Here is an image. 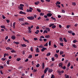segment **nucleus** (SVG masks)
Here are the masks:
<instances>
[{
    "label": "nucleus",
    "instance_id": "f257e3e1",
    "mask_svg": "<svg viewBox=\"0 0 78 78\" xmlns=\"http://www.w3.org/2000/svg\"><path fill=\"white\" fill-rule=\"evenodd\" d=\"M27 18L28 19L30 20H34V17L33 16L28 17Z\"/></svg>",
    "mask_w": 78,
    "mask_h": 78
},
{
    "label": "nucleus",
    "instance_id": "f03ea898",
    "mask_svg": "<svg viewBox=\"0 0 78 78\" xmlns=\"http://www.w3.org/2000/svg\"><path fill=\"white\" fill-rule=\"evenodd\" d=\"M52 72H53V69H48V72L49 73H51Z\"/></svg>",
    "mask_w": 78,
    "mask_h": 78
},
{
    "label": "nucleus",
    "instance_id": "7ed1b4c3",
    "mask_svg": "<svg viewBox=\"0 0 78 78\" xmlns=\"http://www.w3.org/2000/svg\"><path fill=\"white\" fill-rule=\"evenodd\" d=\"M16 37V36H14V35H12L11 37V39L12 40H15Z\"/></svg>",
    "mask_w": 78,
    "mask_h": 78
},
{
    "label": "nucleus",
    "instance_id": "20e7f679",
    "mask_svg": "<svg viewBox=\"0 0 78 78\" xmlns=\"http://www.w3.org/2000/svg\"><path fill=\"white\" fill-rule=\"evenodd\" d=\"M48 67L46 68L44 70V73H47V71H48Z\"/></svg>",
    "mask_w": 78,
    "mask_h": 78
},
{
    "label": "nucleus",
    "instance_id": "39448f33",
    "mask_svg": "<svg viewBox=\"0 0 78 78\" xmlns=\"http://www.w3.org/2000/svg\"><path fill=\"white\" fill-rule=\"evenodd\" d=\"M52 14L51 13H48L47 14V16L48 17H51L52 16Z\"/></svg>",
    "mask_w": 78,
    "mask_h": 78
},
{
    "label": "nucleus",
    "instance_id": "423d86ee",
    "mask_svg": "<svg viewBox=\"0 0 78 78\" xmlns=\"http://www.w3.org/2000/svg\"><path fill=\"white\" fill-rule=\"evenodd\" d=\"M41 51H42L43 52L45 50H47V48H43L42 49H41Z\"/></svg>",
    "mask_w": 78,
    "mask_h": 78
},
{
    "label": "nucleus",
    "instance_id": "0eeeda50",
    "mask_svg": "<svg viewBox=\"0 0 78 78\" xmlns=\"http://www.w3.org/2000/svg\"><path fill=\"white\" fill-rule=\"evenodd\" d=\"M45 68V63L44 62H43L42 64V68L43 69H44Z\"/></svg>",
    "mask_w": 78,
    "mask_h": 78
},
{
    "label": "nucleus",
    "instance_id": "6e6552de",
    "mask_svg": "<svg viewBox=\"0 0 78 78\" xmlns=\"http://www.w3.org/2000/svg\"><path fill=\"white\" fill-rule=\"evenodd\" d=\"M40 51H39V49L38 48H37L36 49V53H39Z\"/></svg>",
    "mask_w": 78,
    "mask_h": 78
},
{
    "label": "nucleus",
    "instance_id": "1a4fd4ad",
    "mask_svg": "<svg viewBox=\"0 0 78 78\" xmlns=\"http://www.w3.org/2000/svg\"><path fill=\"white\" fill-rule=\"evenodd\" d=\"M59 40L60 41H61V42H64V41H63V39H62V37H61L59 39Z\"/></svg>",
    "mask_w": 78,
    "mask_h": 78
},
{
    "label": "nucleus",
    "instance_id": "9d476101",
    "mask_svg": "<svg viewBox=\"0 0 78 78\" xmlns=\"http://www.w3.org/2000/svg\"><path fill=\"white\" fill-rule=\"evenodd\" d=\"M19 21H20V22H21V21H22V22H23V18H19Z\"/></svg>",
    "mask_w": 78,
    "mask_h": 78
},
{
    "label": "nucleus",
    "instance_id": "9b49d317",
    "mask_svg": "<svg viewBox=\"0 0 78 78\" xmlns=\"http://www.w3.org/2000/svg\"><path fill=\"white\" fill-rule=\"evenodd\" d=\"M50 36L49 35H45V38H50Z\"/></svg>",
    "mask_w": 78,
    "mask_h": 78
},
{
    "label": "nucleus",
    "instance_id": "f8f14e48",
    "mask_svg": "<svg viewBox=\"0 0 78 78\" xmlns=\"http://www.w3.org/2000/svg\"><path fill=\"white\" fill-rule=\"evenodd\" d=\"M27 12H32V10L30 9H27Z\"/></svg>",
    "mask_w": 78,
    "mask_h": 78
},
{
    "label": "nucleus",
    "instance_id": "ddd939ff",
    "mask_svg": "<svg viewBox=\"0 0 78 78\" xmlns=\"http://www.w3.org/2000/svg\"><path fill=\"white\" fill-rule=\"evenodd\" d=\"M45 30H46L48 31H50V28H48V27L45 28Z\"/></svg>",
    "mask_w": 78,
    "mask_h": 78
},
{
    "label": "nucleus",
    "instance_id": "4468645a",
    "mask_svg": "<svg viewBox=\"0 0 78 78\" xmlns=\"http://www.w3.org/2000/svg\"><path fill=\"white\" fill-rule=\"evenodd\" d=\"M21 46H22V47H26L27 46V45H25V44H21Z\"/></svg>",
    "mask_w": 78,
    "mask_h": 78
},
{
    "label": "nucleus",
    "instance_id": "2eb2a0df",
    "mask_svg": "<svg viewBox=\"0 0 78 78\" xmlns=\"http://www.w3.org/2000/svg\"><path fill=\"white\" fill-rule=\"evenodd\" d=\"M11 53H16V51L14 50H12L11 51Z\"/></svg>",
    "mask_w": 78,
    "mask_h": 78
},
{
    "label": "nucleus",
    "instance_id": "dca6fc26",
    "mask_svg": "<svg viewBox=\"0 0 78 78\" xmlns=\"http://www.w3.org/2000/svg\"><path fill=\"white\" fill-rule=\"evenodd\" d=\"M65 76L66 77L65 78H69V75H67V74H65Z\"/></svg>",
    "mask_w": 78,
    "mask_h": 78
},
{
    "label": "nucleus",
    "instance_id": "f3484780",
    "mask_svg": "<svg viewBox=\"0 0 78 78\" xmlns=\"http://www.w3.org/2000/svg\"><path fill=\"white\" fill-rule=\"evenodd\" d=\"M61 68H62L63 69H64V70H65V69H66V67L65 66H64L63 67H62V66H61Z\"/></svg>",
    "mask_w": 78,
    "mask_h": 78
},
{
    "label": "nucleus",
    "instance_id": "a211bd4d",
    "mask_svg": "<svg viewBox=\"0 0 78 78\" xmlns=\"http://www.w3.org/2000/svg\"><path fill=\"white\" fill-rule=\"evenodd\" d=\"M16 25V22H14L13 24V28L15 29V25Z\"/></svg>",
    "mask_w": 78,
    "mask_h": 78
},
{
    "label": "nucleus",
    "instance_id": "6ab92c4d",
    "mask_svg": "<svg viewBox=\"0 0 78 78\" xmlns=\"http://www.w3.org/2000/svg\"><path fill=\"white\" fill-rule=\"evenodd\" d=\"M20 9H21V10H23V7H20L19 6L18 7Z\"/></svg>",
    "mask_w": 78,
    "mask_h": 78
},
{
    "label": "nucleus",
    "instance_id": "aec40b11",
    "mask_svg": "<svg viewBox=\"0 0 78 78\" xmlns=\"http://www.w3.org/2000/svg\"><path fill=\"white\" fill-rule=\"evenodd\" d=\"M73 47L74 48H77V46H76L75 44H74L73 45Z\"/></svg>",
    "mask_w": 78,
    "mask_h": 78
},
{
    "label": "nucleus",
    "instance_id": "412c9836",
    "mask_svg": "<svg viewBox=\"0 0 78 78\" xmlns=\"http://www.w3.org/2000/svg\"><path fill=\"white\" fill-rule=\"evenodd\" d=\"M38 33H39V30H37L35 32V34H38Z\"/></svg>",
    "mask_w": 78,
    "mask_h": 78
},
{
    "label": "nucleus",
    "instance_id": "4be33fe9",
    "mask_svg": "<svg viewBox=\"0 0 78 78\" xmlns=\"http://www.w3.org/2000/svg\"><path fill=\"white\" fill-rule=\"evenodd\" d=\"M78 42V41L77 40H74L73 41V42L75 44V43H76V42Z\"/></svg>",
    "mask_w": 78,
    "mask_h": 78
},
{
    "label": "nucleus",
    "instance_id": "5701e85b",
    "mask_svg": "<svg viewBox=\"0 0 78 78\" xmlns=\"http://www.w3.org/2000/svg\"><path fill=\"white\" fill-rule=\"evenodd\" d=\"M57 72L58 73V74L60 75H61V71L59 70H58L57 71Z\"/></svg>",
    "mask_w": 78,
    "mask_h": 78
},
{
    "label": "nucleus",
    "instance_id": "b1692460",
    "mask_svg": "<svg viewBox=\"0 0 78 78\" xmlns=\"http://www.w3.org/2000/svg\"><path fill=\"white\" fill-rule=\"evenodd\" d=\"M1 28H4V29H5V26H1Z\"/></svg>",
    "mask_w": 78,
    "mask_h": 78
},
{
    "label": "nucleus",
    "instance_id": "393cba45",
    "mask_svg": "<svg viewBox=\"0 0 78 78\" xmlns=\"http://www.w3.org/2000/svg\"><path fill=\"white\" fill-rule=\"evenodd\" d=\"M37 10L39 12H41V10L40 9H38V8L37 9Z\"/></svg>",
    "mask_w": 78,
    "mask_h": 78
},
{
    "label": "nucleus",
    "instance_id": "a878e982",
    "mask_svg": "<svg viewBox=\"0 0 78 78\" xmlns=\"http://www.w3.org/2000/svg\"><path fill=\"white\" fill-rule=\"evenodd\" d=\"M63 39L64 41V42H67V40H66V38H63Z\"/></svg>",
    "mask_w": 78,
    "mask_h": 78
},
{
    "label": "nucleus",
    "instance_id": "bb28decb",
    "mask_svg": "<svg viewBox=\"0 0 78 78\" xmlns=\"http://www.w3.org/2000/svg\"><path fill=\"white\" fill-rule=\"evenodd\" d=\"M59 45H60V46H62V47L64 46V45H63V43H59Z\"/></svg>",
    "mask_w": 78,
    "mask_h": 78
},
{
    "label": "nucleus",
    "instance_id": "cd10ccee",
    "mask_svg": "<svg viewBox=\"0 0 78 78\" xmlns=\"http://www.w3.org/2000/svg\"><path fill=\"white\" fill-rule=\"evenodd\" d=\"M64 54V52L63 51H60V54L61 55Z\"/></svg>",
    "mask_w": 78,
    "mask_h": 78
},
{
    "label": "nucleus",
    "instance_id": "c85d7f7f",
    "mask_svg": "<svg viewBox=\"0 0 78 78\" xmlns=\"http://www.w3.org/2000/svg\"><path fill=\"white\" fill-rule=\"evenodd\" d=\"M68 33H70V34H72V33L73 32V31H72L71 30V31H68Z\"/></svg>",
    "mask_w": 78,
    "mask_h": 78
},
{
    "label": "nucleus",
    "instance_id": "c756f323",
    "mask_svg": "<svg viewBox=\"0 0 78 78\" xmlns=\"http://www.w3.org/2000/svg\"><path fill=\"white\" fill-rule=\"evenodd\" d=\"M39 3V2H35V5H38Z\"/></svg>",
    "mask_w": 78,
    "mask_h": 78
},
{
    "label": "nucleus",
    "instance_id": "7c9ffc66",
    "mask_svg": "<svg viewBox=\"0 0 78 78\" xmlns=\"http://www.w3.org/2000/svg\"><path fill=\"white\" fill-rule=\"evenodd\" d=\"M20 60H21V58H18L16 59L17 61H20Z\"/></svg>",
    "mask_w": 78,
    "mask_h": 78
},
{
    "label": "nucleus",
    "instance_id": "2f4dec72",
    "mask_svg": "<svg viewBox=\"0 0 78 78\" xmlns=\"http://www.w3.org/2000/svg\"><path fill=\"white\" fill-rule=\"evenodd\" d=\"M48 33V32H47L46 30H44L43 31L44 34H45V33Z\"/></svg>",
    "mask_w": 78,
    "mask_h": 78
},
{
    "label": "nucleus",
    "instance_id": "473e14b6",
    "mask_svg": "<svg viewBox=\"0 0 78 78\" xmlns=\"http://www.w3.org/2000/svg\"><path fill=\"white\" fill-rule=\"evenodd\" d=\"M50 55H51V53L49 52L48 53L47 55V56H50Z\"/></svg>",
    "mask_w": 78,
    "mask_h": 78
},
{
    "label": "nucleus",
    "instance_id": "72a5a7b5",
    "mask_svg": "<svg viewBox=\"0 0 78 78\" xmlns=\"http://www.w3.org/2000/svg\"><path fill=\"white\" fill-rule=\"evenodd\" d=\"M56 28V26L55 25H53L52 26V28L53 29H54V28Z\"/></svg>",
    "mask_w": 78,
    "mask_h": 78
},
{
    "label": "nucleus",
    "instance_id": "f704fd0d",
    "mask_svg": "<svg viewBox=\"0 0 78 78\" xmlns=\"http://www.w3.org/2000/svg\"><path fill=\"white\" fill-rule=\"evenodd\" d=\"M9 61H10L9 60H8L7 61V64L8 65H9Z\"/></svg>",
    "mask_w": 78,
    "mask_h": 78
},
{
    "label": "nucleus",
    "instance_id": "c9c22d12",
    "mask_svg": "<svg viewBox=\"0 0 78 78\" xmlns=\"http://www.w3.org/2000/svg\"><path fill=\"white\" fill-rule=\"evenodd\" d=\"M55 57L56 58H58V55L57 54H56L55 55Z\"/></svg>",
    "mask_w": 78,
    "mask_h": 78
},
{
    "label": "nucleus",
    "instance_id": "e433bc0d",
    "mask_svg": "<svg viewBox=\"0 0 78 78\" xmlns=\"http://www.w3.org/2000/svg\"><path fill=\"white\" fill-rule=\"evenodd\" d=\"M62 66V63H60L59 64V67H61V66Z\"/></svg>",
    "mask_w": 78,
    "mask_h": 78
},
{
    "label": "nucleus",
    "instance_id": "4c0bfd02",
    "mask_svg": "<svg viewBox=\"0 0 78 78\" xmlns=\"http://www.w3.org/2000/svg\"><path fill=\"white\" fill-rule=\"evenodd\" d=\"M69 66H70V62H69L68 65H67V67H69Z\"/></svg>",
    "mask_w": 78,
    "mask_h": 78
},
{
    "label": "nucleus",
    "instance_id": "58836bf2",
    "mask_svg": "<svg viewBox=\"0 0 78 78\" xmlns=\"http://www.w3.org/2000/svg\"><path fill=\"white\" fill-rule=\"evenodd\" d=\"M40 16H43L44 15V13H41L40 14Z\"/></svg>",
    "mask_w": 78,
    "mask_h": 78
},
{
    "label": "nucleus",
    "instance_id": "ea45409f",
    "mask_svg": "<svg viewBox=\"0 0 78 78\" xmlns=\"http://www.w3.org/2000/svg\"><path fill=\"white\" fill-rule=\"evenodd\" d=\"M30 50L31 51H33V47H31L30 48Z\"/></svg>",
    "mask_w": 78,
    "mask_h": 78
},
{
    "label": "nucleus",
    "instance_id": "a19ab883",
    "mask_svg": "<svg viewBox=\"0 0 78 78\" xmlns=\"http://www.w3.org/2000/svg\"><path fill=\"white\" fill-rule=\"evenodd\" d=\"M62 13H65L66 12V11L64 10V9L62 10Z\"/></svg>",
    "mask_w": 78,
    "mask_h": 78
},
{
    "label": "nucleus",
    "instance_id": "79ce46f5",
    "mask_svg": "<svg viewBox=\"0 0 78 78\" xmlns=\"http://www.w3.org/2000/svg\"><path fill=\"white\" fill-rule=\"evenodd\" d=\"M54 25V24H51L49 25V27H52V26Z\"/></svg>",
    "mask_w": 78,
    "mask_h": 78
},
{
    "label": "nucleus",
    "instance_id": "37998d69",
    "mask_svg": "<svg viewBox=\"0 0 78 78\" xmlns=\"http://www.w3.org/2000/svg\"><path fill=\"white\" fill-rule=\"evenodd\" d=\"M36 67H39V66H40V65L39 64H37V65H36Z\"/></svg>",
    "mask_w": 78,
    "mask_h": 78
},
{
    "label": "nucleus",
    "instance_id": "c03bdc74",
    "mask_svg": "<svg viewBox=\"0 0 78 78\" xmlns=\"http://www.w3.org/2000/svg\"><path fill=\"white\" fill-rule=\"evenodd\" d=\"M6 58H1V60H2V61H5V60H6Z\"/></svg>",
    "mask_w": 78,
    "mask_h": 78
},
{
    "label": "nucleus",
    "instance_id": "a18cd8bd",
    "mask_svg": "<svg viewBox=\"0 0 78 78\" xmlns=\"http://www.w3.org/2000/svg\"><path fill=\"white\" fill-rule=\"evenodd\" d=\"M51 19H53V20H56V18H53V16L51 17Z\"/></svg>",
    "mask_w": 78,
    "mask_h": 78
},
{
    "label": "nucleus",
    "instance_id": "49530a36",
    "mask_svg": "<svg viewBox=\"0 0 78 78\" xmlns=\"http://www.w3.org/2000/svg\"><path fill=\"white\" fill-rule=\"evenodd\" d=\"M72 3L73 5H74V6H75V5H76V3L75 2H72Z\"/></svg>",
    "mask_w": 78,
    "mask_h": 78
},
{
    "label": "nucleus",
    "instance_id": "de8ad7c7",
    "mask_svg": "<svg viewBox=\"0 0 78 78\" xmlns=\"http://www.w3.org/2000/svg\"><path fill=\"white\" fill-rule=\"evenodd\" d=\"M3 68H4L3 66H0V69H3Z\"/></svg>",
    "mask_w": 78,
    "mask_h": 78
},
{
    "label": "nucleus",
    "instance_id": "09e8293b",
    "mask_svg": "<svg viewBox=\"0 0 78 78\" xmlns=\"http://www.w3.org/2000/svg\"><path fill=\"white\" fill-rule=\"evenodd\" d=\"M43 46H42V45H41L39 46V48H43Z\"/></svg>",
    "mask_w": 78,
    "mask_h": 78
},
{
    "label": "nucleus",
    "instance_id": "8fccbe9b",
    "mask_svg": "<svg viewBox=\"0 0 78 78\" xmlns=\"http://www.w3.org/2000/svg\"><path fill=\"white\" fill-rule=\"evenodd\" d=\"M51 41H49V43H48V44H49V46H50V45H51Z\"/></svg>",
    "mask_w": 78,
    "mask_h": 78
},
{
    "label": "nucleus",
    "instance_id": "3c124183",
    "mask_svg": "<svg viewBox=\"0 0 78 78\" xmlns=\"http://www.w3.org/2000/svg\"><path fill=\"white\" fill-rule=\"evenodd\" d=\"M2 18L3 19H5L6 18V17L5 16H4V15H2Z\"/></svg>",
    "mask_w": 78,
    "mask_h": 78
},
{
    "label": "nucleus",
    "instance_id": "603ef678",
    "mask_svg": "<svg viewBox=\"0 0 78 78\" xmlns=\"http://www.w3.org/2000/svg\"><path fill=\"white\" fill-rule=\"evenodd\" d=\"M57 4H58V5H60L61 4V2L59 1L57 2Z\"/></svg>",
    "mask_w": 78,
    "mask_h": 78
},
{
    "label": "nucleus",
    "instance_id": "864d4df0",
    "mask_svg": "<svg viewBox=\"0 0 78 78\" xmlns=\"http://www.w3.org/2000/svg\"><path fill=\"white\" fill-rule=\"evenodd\" d=\"M51 78H55V76L53 74L52 75L51 77Z\"/></svg>",
    "mask_w": 78,
    "mask_h": 78
},
{
    "label": "nucleus",
    "instance_id": "5fc2aeb1",
    "mask_svg": "<svg viewBox=\"0 0 78 78\" xmlns=\"http://www.w3.org/2000/svg\"><path fill=\"white\" fill-rule=\"evenodd\" d=\"M51 61H55V58H54L53 57H52L51 58Z\"/></svg>",
    "mask_w": 78,
    "mask_h": 78
},
{
    "label": "nucleus",
    "instance_id": "6e6d98bb",
    "mask_svg": "<svg viewBox=\"0 0 78 78\" xmlns=\"http://www.w3.org/2000/svg\"><path fill=\"white\" fill-rule=\"evenodd\" d=\"M68 62V60H66L65 61V63L66 64H67V63Z\"/></svg>",
    "mask_w": 78,
    "mask_h": 78
},
{
    "label": "nucleus",
    "instance_id": "4d7b16f0",
    "mask_svg": "<svg viewBox=\"0 0 78 78\" xmlns=\"http://www.w3.org/2000/svg\"><path fill=\"white\" fill-rule=\"evenodd\" d=\"M9 48H10L9 47H7L6 48V50H9Z\"/></svg>",
    "mask_w": 78,
    "mask_h": 78
},
{
    "label": "nucleus",
    "instance_id": "13d9d810",
    "mask_svg": "<svg viewBox=\"0 0 78 78\" xmlns=\"http://www.w3.org/2000/svg\"><path fill=\"white\" fill-rule=\"evenodd\" d=\"M20 6L22 7V6H24V5L22 4H20Z\"/></svg>",
    "mask_w": 78,
    "mask_h": 78
},
{
    "label": "nucleus",
    "instance_id": "bf43d9fd",
    "mask_svg": "<svg viewBox=\"0 0 78 78\" xmlns=\"http://www.w3.org/2000/svg\"><path fill=\"white\" fill-rule=\"evenodd\" d=\"M23 12L21 11L20 12V14H23Z\"/></svg>",
    "mask_w": 78,
    "mask_h": 78
},
{
    "label": "nucleus",
    "instance_id": "052dcab7",
    "mask_svg": "<svg viewBox=\"0 0 78 78\" xmlns=\"http://www.w3.org/2000/svg\"><path fill=\"white\" fill-rule=\"evenodd\" d=\"M44 46H48V43H47L45 44L44 45Z\"/></svg>",
    "mask_w": 78,
    "mask_h": 78
},
{
    "label": "nucleus",
    "instance_id": "680f3d73",
    "mask_svg": "<svg viewBox=\"0 0 78 78\" xmlns=\"http://www.w3.org/2000/svg\"><path fill=\"white\" fill-rule=\"evenodd\" d=\"M28 29L29 30L28 31H31V27H28Z\"/></svg>",
    "mask_w": 78,
    "mask_h": 78
},
{
    "label": "nucleus",
    "instance_id": "e2e57ef3",
    "mask_svg": "<svg viewBox=\"0 0 78 78\" xmlns=\"http://www.w3.org/2000/svg\"><path fill=\"white\" fill-rule=\"evenodd\" d=\"M25 42H27V43H29V41L28 40H26L25 41Z\"/></svg>",
    "mask_w": 78,
    "mask_h": 78
},
{
    "label": "nucleus",
    "instance_id": "0e129e2a",
    "mask_svg": "<svg viewBox=\"0 0 78 78\" xmlns=\"http://www.w3.org/2000/svg\"><path fill=\"white\" fill-rule=\"evenodd\" d=\"M40 38H42L43 39H44L45 38V37H44V36H41L40 37Z\"/></svg>",
    "mask_w": 78,
    "mask_h": 78
},
{
    "label": "nucleus",
    "instance_id": "69168bd1",
    "mask_svg": "<svg viewBox=\"0 0 78 78\" xmlns=\"http://www.w3.org/2000/svg\"><path fill=\"white\" fill-rule=\"evenodd\" d=\"M69 27H70V26L69 25H68L67 26L66 28L67 29L69 28Z\"/></svg>",
    "mask_w": 78,
    "mask_h": 78
},
{
    "label": "nucleus",
    "instance_id": "338daca9",
    "mask_svg": "<svg viewBox=\"0 0 78 78\" xmlns=\"http://www.w3.org/2000/svg\"><path fill=\"white\" fill-rule=\"evenodd\" d=\"M24 24H25V25H29V24L28 23V22L24 23Z\"/></svg>",
    "mask_w": 78,
    "mask_h": 78
},
{
    "label": "nucleus",
    "instance_id": "774afa93",
    "mask_svg": "<svg viewBox=\"0 0 78 78\" xmlns=\"http://www.w3.org/2000/svg\"><path fill=\"white\" fill-rule=\"evenodd\" d=\"M44 78V74H43L42 76H41V78Z\"/></svg>",
    "mask_w": 78,
    "mask_h": 78
}]
</instances>
